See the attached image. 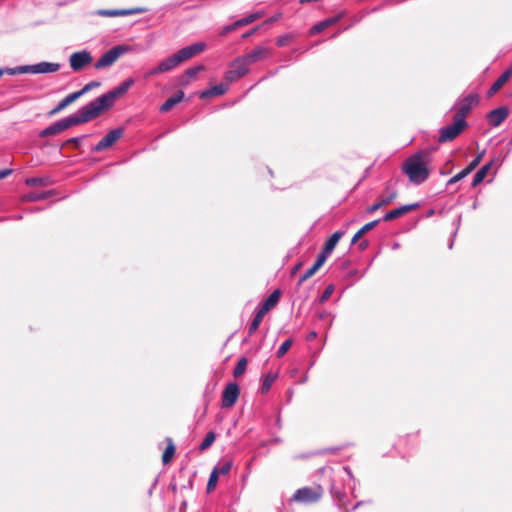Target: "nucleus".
<instances>
[{
  "instance_id": "nucleus-24",
  "label": "nucleus",
  "mask_w": 512,
  "mask_h": 512,
  "mask_svg": "<svg viewBox=\"0 0 512 512\" xmlns=\"http://www.w3.org/2000/svg\"><path fill=\"white\" fill-rule=\"evenodd\" d=\"M495 162H496L495 159L491 160L489 163H487L484 166H482L476 172V174L474 175V178H473L472 187H476L477 185H479L485 179V177L487 176L489 170L491 169V167L494 165Z\"/></svg>"
},
{
  "instance_id": "nucleus-26",
  "label": "nucleus",
  "mask_w": 512,
  "mask_h": 512,
  "mask_svg": "<svg viewBox=\"0 0 512 512\" xmlns=\"http://www.w3.org/2000/svg\"><path fill=\"white\" fill-rule=\"evenodd\" d=\"M341 18L340 15L338 16H335V17H331V18H328V19H325L319 23H317L316 25H314L312 28H311V33L312 34H316V33H320L322 32L323 30H325L326 28L336 24L339 19Z\"/></svg>"
},
{
  "instance_id": "nucleus-38",
  "label": "nucleus",
  "mask_w": 512,
  "mask_h": 512,
  "mask_svg": "<svg viewBox=\"0 0 512 512\" xmlns=\"http://www.w3.org/2000/svg\"><path fill=\"white\" fill-rule=\"evenodd\" d=\"M484 155V151L479 153L471 162L470 164L465 168L469 173H471L481 162Z\"/></svg>"
},
{
  "instance_id": "nucleus-22",
  "label": "nucleus",
  "mask_w": 512,
  "mask_h": 512,
  "mask_svg": "<svg viewBox=\"0 0 512 512\" xmlns=\"http://www.w3.org/2000/svg\"><path fill=\"white\" fill-rule=\"evenodd\" d=\"M228 90V84L220 83L218 85H215L207 90H204L200 94V98H209L212 96H219L223 95Z\"/></svg>"
},
{
  "instance_id": "nucleus-3",
  "label": "nucleus",
  "mask_w": 512,
  "mask_h": 512,
  "mask_svg": "<svg viewBox=\"0 0 512 512\" xmlns=\"http://www.w3.org/2000/svg\"><path fill=\"white\" fill-rule=\"evenodd\" d=\"M93 120L87 108L82 106L75 114L65 117L40 132L41 137L56 135L71 126L83 124Z\"/></svg>"
},
{
  "instance_id": "nucleus-13",
  "label": "nucleus",
  "mask_w": 512,
  "mask_h": 512,
  "mask_svg": "<svg viewBox=\"0 0 512 512\" xmlns=\"http://www.w3.org/2000/svg\"><path fill=\"white\" fill-rule=\"evenodd\" d=\"M91 62L92 56L86 50L75 52L69 58L70 67L74 71L82 70L86 65L90 64Z\"/></svg>"
},
{
  "instance_id": "nucleus-7",
  "label": "nucleus",
  "mask_w": 512,
  "mask_h": 512,
  "mask_svg": "<svg viewBox=\"0 0 512 512\" xmlns=\"http://www.w3.org/2000/svg\"><path fill=\"white\" fill-rule=\"evenodd\" d=\"M323 495V489L321 486L317 487H303L293 495V500L300 503L310 504L317 502Z\"/></svg>"
},
{
  "instance_id": "nucleus-5",
  "label": "nucleus",
  "mask_w": 512,
  "mask_h": 512,
  "mask_svg": "<svg viewBox=\"0 0 512 512\" xmlns=\"http://www.w3.org/2000/svg\"><path fill=\"white\" fill-rule=\"evenodd\" d=\"M60 69L59 63L39 62L33 65H22L14 68L7 69L6 72L10 75L32 73V74H46L54 73Z\"/></svg>"
},
{
  "instance_id": "nucleus-2",
  "label": "nucleus",
  "mask_w": 512,
  "mask_h": 512,
  "mask_svg": "<svg viewBox=\"0 0 512 512\" xmlns=\"http://www.w3.org/2000/svg\"><path fill=\"white\" fill-rule=\"evenodd\" d=\"M134 81L132 78L125 80L116 88L111 91L97 97L93 101L85 105L92 119L98 117L102 112L111 108L115 100L124 95L129 88L133 85Z\"/></svg>"
},
{
  "instance_id": "nucleus-31",
  "label": "nucleus",
  "mask_w": 512,
  "mask_h": 512,
  "mask_svg": "<svg viewBox=\"0 0 512 512\" xmlns=\"http://www.w3.org/2000/svg\"><path fill=\"white\" fill-rule=\"evenodd\" d=\"M167 442H168V445L162 455V462L164 464H168L172 460V458L175 454V446L173 444L172 439L167 438Z\"/></svg>"
},
{
  "instance_id": "nucleus-15",
  "label": "nucleus",
  "mask_w": 512,
  "mask_h": 512,
  "mask_svg": "<svg viewBox=\"0 0 512 512\" xmlns=\"http://www.w3.org/2000/svg\"><path fill=\"white\" fill-rule=\"evenodd\" d=\"M205 49L206 44L204 42H197L178 50L177 53L179 58L183 62L194 57L197 54L202 53Z\"/></svg>"
},
{
  "instance_id": "nucleus-25",
  "label": "nucleus",
  "mask_w": 512,
  "mask_h": 512,
  "mask_svg": "<svg viewBox=\"0 0 512 512\" xmlns=\"http://www.w3.org/2000/svg\"><path fill=\"white\" fill-rule=\"evenodd\" d=\"M184 98L183 91H178L173 96L169 97L160 107L161 112H168L171 110L176 104L182 101Z\"/></svg>"
},
{
  "instance_id": "nucleus-14",
  "label": "nucleus",
  "mask_w": 512,
  "mask_h": 512,
  "mask_svg": "<svg viewBox=\"0 0 512 512\" xmlns=\"http://www.w3.org/2000/svg\"><path fill=\"white\" fill-rule=\"evenodd\" d=\"M146 8L142 7H136V8H130V9H102L99 10L97 13L100 16L104 17H117V16H128V15H134V14H141L146 12Z\"/></svg>"
},
{
  "instance_id": "nucleus-1",
  "label": "nucleus",
  "mask_w": 512,
  "mask_h": 512,
  "mask_svg": "<svg viewBox=\"0 0 512 512\" xmlns=\"http://www.w3.org/2000/svg\"><path fill=\"white\" fill-rule=\"evenodd\" d=\"M430 162L428 152H417L405 160L402 170L408 176L411 183L419 185L425 182L429 177Z\"/></svg>"
},
{
  "instance_id": "nucleus-19",
  "label": "nucleus",
  "mask_w": 512,
  "mask_h": 512,
  "mask_svg": "<svg viewBox=\"0 0 512 512\" xmlns=\"http://www.w3.org/2000/svg\"><path fill=\"white\" fill-rule=\"evenodd\" d=\"M180 63H182V61L179 58L178 53L176 52L172 56H170V57L166 58L165 60L161 61L158 64V70L162 71V73H166V72L174 69Z\"/></svg>"
},
{
  "instance_id": "nucleus-57",
  "label": "nucleus",
  "mask_w": 512,
  "mask_h": 512,
  "mask_svg": "<svg viewBox=\"0 0 512 512\" xmlns=\"http://www.w3.org/2000/svg\"><path fill=\"white\" fill-rule=\"evenodd\" d=\"M300 266H301V264L299 263V264H297V265L293 268V270H292V275H293V274H295V273L298 271V269L300 268Z\"/></svg>"
},
{
  "instance_id": "nucleus-58",
  "label": "nucleus",
  "mask_w": 512,
  "mask_h": 512,
  "mask_svg": "<svg viewBox=\"0 0 512 512\" xmlns=\"http://www.w3.org/2000/svg\"><path fill=\"white\" fill-rule=\"evenodd\" d=\"M361 249H365L367 247V243L363 242L360 244Z\"/></svg>"
},
{
  "instance_id": "nucleus-17",
  "label": "nucleus",
  "mask_w": 512,
  "mask_h": 512,
  "mask_svg": "<svg viewBox=\"0 0 512 512\" xmlns=\"http://www.w3.org/2000/svg\"><path fill=\"white\" fill-rule=\"evenodd\" d=\"M268 54L267 48L263 46H258L255 49H253L250 53L240 57L244 62L249 65L254 64L261 59H263Z\"/></svg>"
},
{
  "instance_id": "nucleus-33",
  "label": "nucleus",
  "mask_w": 512,
  "mask_h": 512,
  "mask_svg": "<svg viewBox=\"0 0 512 512\" xmlns=\"http://www.w3.org/2000/svg\"><path fill=\"white\" fill-rule=\"evenodd\" d=\"M232 468V461L225 460L221 463H219L217 466L213 468V470L220 476V475H226L230 472Z\"/></svg>"
},
{
  "instance_id": "nucleus-29",
  "label": "nucleus",
  "mask_w": 512,
  "mask_h": 512,
  "mask_svg": "<svg viewBox=\"0 0 512 512\" xmlns=\"http://www.w3.org/2000/svg\"><path fill=\"white\" fill-rule=\"evenodd\" d=\"M385 192L386 194L380 196L378 200L380 201V205H382L383 207L390 204L397 197L396 189L393 187L391 188L390 184L386 185Z\"/></svg>"
},
{
  "instance_id": "nucleus-30",
  "label": "nucleus",
  "mask_w": 512,
  "mask_h": 512,
  "mask_svg": "<svg viewBox=\"0 0 512 512\" xmlns=\"http://www.w3.org/2000/svg\"><path fill=\"white\" fill-rule=\"evenodd\" d=\"M263 16H264V12L263 11H258V12H255V13H251L248 16L235 21V26L242 27V26L249 25V24L253 23L254 21L262 18Z\"/></svg>"
},
{
  "instance_id": "nucleus-6",
  "label": "nucleus",
  "mask_w": 512,
  "mask_h": 512,
  "mask_svg": "<svg viewBox=\"0 0 512 512\" xmlns=\"http://www.w3.org/2000/svg\"><path fill=\"white\" fill-rule=\"evenodd\" d=\"M478 102L479 97L476 94H470L459 99L453 106V109L456 110L454 118H456L459 121L466 122V116L469 114L472 107L477 105Z\"/></svg>"
},
{
  "instance_id": "nucleus-8",
  "label": "nucleus",
  "mask_w": 512,
  "mask_h": 512,
  "mask_svg": "<svg viewBox=\"0 0 512 512\" xmlns=\"http://www.w3.org/2000/svg\"><path fill=\"white\" fill-rule=\"evenodd\" d=\"M467 126V122H462L454 118L451 125L440 128L438 141L440 143L454 140Z\"/></svg>"
},
{
  "instance_id": "nucleus-11",
  "label": "nucleus",
  "mask_w": 512,
  "mask_h": 512,
  "mask_svg": "<svg viewBox=\"0 0 512 512\" xmlns=\"http://www.w3.org/2000/svg\"><path fill=\"white\" fill-rule=\"evenodd\" d=\"M123 135L122 128H116L109 131L93 148V151L100 152L110 148L116 141H118Z\"/></svg>"
},
{
  "instance_id": "nucleus-47",
  "label": "nucleus",
  "mask_w": 512,
  "mask_h": 512,
  "mask_svg": "<svg viewBox=\"0 0 512 512\" xmlns=\"http://www.w3.org/2000/svg\"><path fill=\"white\" fill-rule=\"evenodd\" d=\"M45 198H46V194H44V193H41V194L32 193V194H29L26 196V199L29 201H38V200H42Z\"/></svg>"
},
{
  "instance_id": "nucleus-54",
  "label": "nucleus",
  "mask_w": 512,
  "mask_h": 512,
  "mask_svg": "<svg viewBox=\"0 0 512 512\" xmlns=\"http://www.w3.org/2000/svg\"><path fill=\"white\" fill-rule=\"evenodd\" d=\"M362 235H363V234H362V233H360V231H358V232L353 236L351 243H352V244L356 243V242L360 239V237H361Z\"/></svg>"
},
{
  "instance_id": "nucleus-40",
  "label": "nucleus",
  "mask_w": 512,
  "mask_h": 512,
  "mask_svg": "<svg viewBox=\"0 0 512 512\" xmlns=\"http://www.w3.org/2000/svg\"><path fill=\"white\" fill-rule=\"evenodd\" d=\"M329 256H330V254H328L322 250L320 252V254L317 256L316 262L313 265L319 270L323 266V264L326 262V260Z\"/></svg>"
},
{
  "instance_id": "nucleus-42",
  "label": "nucleus",
  "mask_w": 512,
  "mask_h": 512,
  "mask_svg": "<svg viewBox=\"0 0 512 512\" xmlns=\"http://www.w3.org/2000/svg\"><path fill=\"white\" fill-rule=\"evenodd\" d=\"M468 174H470L465 168L460 171L459 173H457L456 175H454L453 177H451L448 181V185H451V184H454L460 180H462L463 178H465Z\"/></svg>"
},
{
  "instance_id": "nucleus-28",
  "label": "nucleus",
  "mask_w": 512,
  "mask_h": 512,
  "mask_svg": "<svg viewBox=\"0 0 512 512\" xmlns=\"http://www.w3.org/2000/svg\"><path fill=\"white\" fill-rule=\"evenodd\" d=\"M265 314H266V312L261 310L259 307L256 308V313L254 315V318L249 325V329H248L249 335L254 334L258 330L259 325L262 322V319L265 316Z\"/></svg>"
},
{
  "instance_id": "nucleus-10",
  "label": "nucleus",
  "mask_w": 512,
  "mask_h": 512,
  "mask_svg": "<svg viewBox=\"0 0 512 512\" xmlns=\"http://www.w3.org/2000/svg\"><path fill=\"white\" fill-rule=\"evenodd\" d=\"M248 72H249V68H248L247 64L244 62V60H242L240 57H238L231 63V69L225 73L224 78L228 83H231V82L243 77Z\"/></svg>"
},
{
  "instance_id": "nucleus-12",
  "label": "nucleus",
  "mask_w": 512,
  "mask_h": 512,
  "mask_svg": "<svg viewBox=\"0 0 512 512\" xmlns=\"http://www.w3.org/2000/svg\"><path fill=\"white\" fill-rule=\"evenodd\" d=\"M239 386L236 383H229L223 393H222V401L221 405L223 408H231L237 402L239 397Z\"/></svg>"
},
{
  "instance_id": "nucleus-20",
  "label": "nucleus",
  "mask_w": 512,
  "mask_h": 512,
  "mask_svg": "<svg viewBox=\"0 0 512 512\" xmlns=\"http://www.w3.org/2000/svg\"><path fill=\"white\" fill-rule=\"evenodd\" d=\"M78 98H80V93H78L77 91L67 95L64 99H62L58 103V105L54 109H52L49 112V115L52 116V115L59 113L60 111L65 109L67 106H69L70 104L75 102Z\"/></svg>"
},
{
  "instance_id": "nucleus-21",
  "label": "nucleus",
  "mask_w": 512,
  "mask_h": 512,
  "mask_svg": "<svg viewBox=\"0 0 512 512\" xmlns=\"http://www.w3.org/2000/svg\"><path fill=\"white\" fill-rule=\"evenodd\" d=\"M280 290H274L269 296L268 298L263 301L262 303H260L257 307H259L261 310H263L264 312H268L269 310H271L276 304L277 302L279 301L280 299Z\"/></svg>"
},
{
  "instance_id": "nucleus-60",
  "label": "nucleus",
  "mask_w": 512,
  "mask_h": 512,
  "mask_svg": "<svg viewBox=\"0 0 512 512\" xmlns=\"http://www.w3.org/2000/svg\"><path fill=\"white\" fill-rule=\"evenodd\" d=\"M399 247V244H394L393 248H398Z\"/></svg>"
},
{
  "instance_id": "nucleus-23",
  "label": "nucleus",
  "mask_w": 512,
  "mask_h": 512,
  "mask_svg": "<svg viewBox=\"0 0 512 512\" xmlns=\"http://www.w3.org/2000/svg\"><path fill=\"white\" fill-rule=\"evenodd\" d=\"M512 75V68L506 70L504 73H502L499 78L493 83V85L490 87L488 94L491 96L495 94L498 90L502 88V86L508 81L510 76Z\"/></svg>"
},
{
  "instance_id": "nucleus-56",
  "label": "nucleus",
  "mask_w": 512,
  "mask_h": 512,
  "mask_svg": "<svg viewBox=\"0 0 512 512\" xmlns=\"http://www.w3.org/2000/svg\"><path fill=\"white\" fill-rule=\"evenodd\" d=\"M255 31H256V28H254L253 30H251V31H250V32H248V33H245V34L243 35V38H247V37L251 36L252 34H254V33H255Z\"/></svg>"
},
{
  "instance_id": "nucleus-9",
  "label": "nucleus",
  "mask_w": 512,
  "mask_h": 512,
  "mask_svg": "<svg viewBox=\"0 0 512 512\" xmlns=\"http://www.w3.org/2000/svg\"><path fill=\"white\" fill-rule=\"evenodd\" d=\"M126 48L123 46H115L105 52L95 63L96 69H102L111 66L124 52Z\"/></svg>"
},
{
  "instance_id": "nucleus-16",
  "label": "nucleus",
  "mask_w": 512,
  "mask_h": 512,
  "mask_svg": "<svg viewBox=\"0 0 512 512\" xmlns=\"http://www.w3.org/2000/svg\"><path fill=\"white\" fill-rule=\"evenodd\" d=\"M509 115V110L505 106H501L490 111L487 114V120L492 127L500 126Z\"/></svg>"
},
{
  "instance_id": "nucleus-39",
  "label": "nucleus",
  "mask_w": 512,
  "mask_h": 512,
  "mask_svg": "<svg viewBox=\"0 0 512 512\" xmlns=\"http://www.w3.org/2000/svg\"><path fill=\"white\" fill-rule=\"evenodd\" d=\"M25 183H26V185L33 187V186L45 185L46 181H45V179L40 178V177H31V178H27L25 180Z\"/></svg>"
},
{
  "instance_id": "nucleus-37",
  "label": "nucleus",
  "mask_w": 512,
  "mask_h": 512,
  "mask_svg": "<svg viewBox=\"0 0 512 512\" xmlns=\"http://www.w3.org/2000/svg\"><path fill=\"white\" fill-rule=\"evenodd\" d=\"M218 479H219V475L214 470H212L209 480H208V483H207L208 491H212L215 489Z\"/></svg>"
},
{
  "instance_id": "nucleus-45",
  "label": "nucleus",
  "mask_w": 512,
  "mask_h": 512,
  "mask_svg": "<svg viewBox=\"0 0 512 512\" xmlns=\"http://www.w3.org/2000/svg\"><path fill=\"white\" fill-rule=\"evenodd\" d=\"M99 85H100L99 82L92 81V82L86 84L81 90H79L77 92L80 93V97H81L82 95H84L85 93L90 91L92 88L98 87Z\"/></svg>"
},
{
  "instance_id": "nucleus-41",
  "label": "nucleus",
  "mask_w": 512,
  "mask_h": 512,
  "mask_svg": "<svg viewBox=\"0 0 512 512\" xmlns=\"http://www.w3.org/2000/svg\"><path fill=\"white\" fill-rule=\"evenodd\" d=\"M318 271V269L313 265L312 267H310L300 278H299V281H298V285H302V283L304 281H306L307 279H309L310 277H312L316 272Z\"/></svg>"
},
{
  "instance_id": "nucleus-46",
  "label": "nucleus",
  "mask_w": 512,
  "mask_h": 512,
  "mask_svg": "<svg viewBox=\"0 0 512 512\" xmlns=\"http://www.w3.org/2000/svg\"><path fill=\"white\" fill-rule=\"evenodd\" d=\"M380 222V220H374V221H371L367 224H365L359 231L360 233L364 234L368 231H370L371 229H373L378 223Z\"/></svg>"
},
{
  "instance_id": "nucleus-35",
  "label": "nucleus",
  "mask_w": 512,
  "mask_h": 512,
  "mask_svg": "<svg viewBox=\"0 0 512 512\" xmlns=\"http://www.w3.org/2000/svg\"><path fill=\"white\" fill-rule=\"evenodd\" d=\"M246 366H247V360L245 358H241L238 361L236 367L234 368V371H233L234 377L237 378V377L241 376L245 372Z\"/></svg>"
},
{
  "instance_id": "nucleus-52",
  "label": "nucleus",
  "mask_w": 512,
  "mask_h": 512,
  "mask_svg": "<svg viewBox=\"0 0 512 512\" xmlns=\"http://www.w3.org/2000/svg\"><path fill=\"white\" fill-rule=\"evenodd\" d=\"M12 173V169H3V170H0V180L3 179V178H6L7 176H9L10 174Z\"/></svg>"
},
{
  "instance_id": "nucleus-49",
  "label": "nucleus",
  "mask_w": 512,
  "mask_h": 512,
  "mask_svg": "<svg viewBox=\"0 0 512 512\" xmlns=\"http://www.w3.org/2000/svg\"><path fill=\"white\" fill-rule=\"evenodd\" d=\"M162 71H159L158 70V65L150 70H148L146 73H145V77L146 78H149V77H152L154 75H157V74H161Z\"/></svg>"
},
{
  "instance_id": "nucleus-32",
  "label": "nucleus",
  "mask_w": 512,
  "mask_h": 512,
  "mask_svg": "<svg viewBox=\"0 0 512 512\" xmlns=\"http://www.w3.org/2000/svg\"><path fill=\"white\" fill-rule=\"evenodd\" d=\"M276 378H277V374H275V373H268L263 377L262 387H261L263 393H266L270 390V388H271L272 384L274 383V381L276 380Z\"/></svg>"
},
{
  "instance_id": "nucleus-53",
  "label": "nucleus",
  "mask_w": 512,
  "mask_h": 512,
  "mask_svg": "<svg viewBox=\"0 0 512 512\" xmlns=\"http://www.w3.org/2000/svg\"><path fill=\"white\" fill-rule=\"evenodd\" d=\"M82 138L83 137H74V138L69 139L67 142L74 143L76 146H78L81 143Z\"/></svg>"
},
{
  "instance_id": "nucleus-18",
  "label": "nucleus",
  "mask_w": 512,
  "mask_h": 512,
  "mask_svg": "<svg viewBox=\"0 0 512 512\" xmlns=\"http://www.w3.org/2000/svg\"><path fill=\"white\" fill-rule=\"evenodd\" d=\"M417 207H418L417 203L397 207V208L385 213V215L383 216V221H391L393 219H396V218L416 209Z\"/></svg>"
},
{
  "instance_id": "nucleus-51",
  "label": "nucleus",
  "mask_w": 512,
  "mask_h": 512,
  "mask_svg": "<svg viewBox=\"0 0 512 512\" xmlns=\"http://www.w3.org/2000/svg\"><path fill=\"white\" fill-rule=\"evenodd\" d=\"M288 41H289L288 36H282V37L278 38L277 45L280 47L285 46V45H287Z\"/></svg>"
},
{
  "instance_id": "nucleus-44",
  "label": "nucleus",
  "mask_w": 512,
  "mask_h": 512,
  "mask_svg": "<svg viewBox=\"0 0 512 512\" xmlns=\"http://www.w3.org/2000/svg\"><path fill=\"white\" fill-rule=\"evenodd\" d=\"M203 70H204V66L203 65H198V66H195V67H191V68L186 70V75L189 78H194L199 72H201Z\"/></svg>"
},
{
  "instance_id": "nucleus-43",
  "label": "nucleus",
  "mask_w": 512,
  "mask_h": 512,
  "mask_svg": "<svg viewBox=\"0 0 512 512\" xmlns=\"http://www.w3.org/2000/svg\"><path fill=\"white\" fill-rule=\"evenodd\" d=\"M333 292H334V285H332V284L328 285L320 297V302H322V303L326 302L330 298V296L332 295Z\"/></svg>"
},
{
  "instance_id": "nucleus-34",
  "label": "nucleus",
  "mask_w": 512,
  "mask_h": 512,
  "mask_svg": "<svg viewBox=\"0 0 512 512\" xmlns=\"http://www.w3.org/2000/svg\"><path fill=\"white\" fill-rule=\"evenodd\" d=\"M215 439H216L215 433L212 431L208 432L206 434L204 440L201 442V444L199 446L200 451H204V450L208 449L213 444Z\"/></svg>"
},
{
  "instance_id": "nucleus-59",
  "label": "nucleus",
  "mask_w": 512,
  "mask_h": 512,
  "mask_svg": "<svg viewBox=\"0 0 512 512\" xmlns=\"http://www.w3.org/2000/svg\"><path fill=\"white\" fill-rule=\"evenodd\" d=\"M4 72H6V70L0 69V77L4 74Z\"/></svg>"
},
{
  "instance_id": "nucleus-55",
  "label": "nucleus",
  "mask_w": 512,
  "mask_h": 512,
  "mask_svg": "<svg viewBox=\"0 0 512 512\" xmlns=\"http://www.w3.org/2000/svg\"><path fill=\"white\" fill-rule=\"evenodd\" d=\"M317 336V333L315 331H312L310 332L308 335H307V340L309 341H312L313 339H315Z\"/></svg>"
},
{
  "instance_id": "nucleus-48",
  "label": "nucleus",
  "mask_w": 512,
  "mask_h": 512,
  "mask_svg": "<svg viewBox=\"0 0 512 512\" xmlns=\"http://www.w3.org/2000/svg\"><path fill=\"white\" fill-rule=\"evenodd\" d=\"M237 28H239V26H235V22H234L231 25H227V26L223 27L221 32H220V34L222 36H225V35H227L228 33L232 32V31H234Z\"/></svg>"
},
{
  "instance_id": "nucleus-50",
  "label": "nucleus",
  "mask_w": 512,
  "mask_h": 512,
  "mask_svg": "<svg viewBox=\"0 0 512 512\" xmlns=\"http://www.w3.org/2000/svg\"><path fill=\"white\" fill-rule=\"evenodd\" d=\"M383 206L380 205V201H377L376 203H374L373 205H371L370 207H368L367 209V212L368 213H374L375 211H377L378 209L382 208Z\"/></svg>"
},
{
  "instance_id": "nucleus-27",
  "label": "nucleus",
  "mask_w": 512,
  "mask_h": 512,
  "mask_svg": "<svg viewBox=\"0 0 512 512\" xmlns=\"http://www.w3.org/2000/svg\"><path fill=\"white\" fill-rule=\"evenodd\" d=\"M342 236H343V232H341V231L334 232L329 237V239L325 242V245L322 250L328 254H331Z\"/></svg>"
},
{
  "instance_id": "nucleus-36",
  "label": "nucleus",
  "mask_w": 512,
  "mask_h": 512,
  "mask_svg": "<svg viewBox=\"0 0 512 512\" xmlns=\"http://www.w3.org/2000/svg\"><path fill=\"white\" fill-rule=\"evenodd\" d=\"M291 345H292V339L285 340L276 352L277 357L280 358V357L284 356L286 354V352L289 350V348L291 347Z\"/></svg>"
},
{
  "instance_id": "nucleus-4",
  "label": "nucleus",
  "mask_w": 512,
  "mask_h": 512,
  "mask_svg": "<svg viewBox=\"0 0 512 512\" xmlns=\"http://www.w3.org/2000/svg\"><path fill=\"white\" fill-rule=\"evenodd\" d=\"M337 478L341 481H347V488L344 487L341 489L336 481L334 480L331 484V494L333 497L339 500V502H342L347 494V490L350 491L351 494L354 493L355 487H356V480L354 476L352 475V472L349 467L344 466L341 468V470L337 474Z\"/></svg>"
}]
</instances>
